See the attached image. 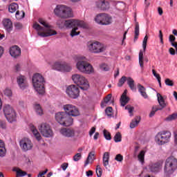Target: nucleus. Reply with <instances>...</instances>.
I'll list each match as a JSON object with an SVG mask.
<instances>
[{
	"instance_id": "obj_1",
	"label": "nucleus",
	"mask_w": 177,
	"mask_h": 177,
	"mask_svg": "<svg viewBox=\"0 0 177 177\" xmlns=\"http://www.w3.org/2000/svg\"><path fill=\"white\" fill-rule=\"evenodd\" d=\"M38 21L40 24H41V26H44V27L41 26V25L35 22L33 24V28H35V30L37 31V35H39V37H50L52 35H56V34H57V32H56V30L50 29V26L47 24L46 21L44 20L41 18H39Z\"/></svg>"
},
{
	"instance_id": "obj_2",
	"label": "nucleus",
	"mask_w": 177,
	"mask_h": 177,
	"mask_svg": "<svg viewBox=\"0 0 177 177\" xmlns=\"http://www.w3.org/2000/svg\"><path fill=\"white\" fill-rule=\"evenodd\" d=\"M75 60L77 62L76 67L79 71L84 74H92L93 73V67L91 64L85 61V57L76 55Z\"/></svg>"
},
{
	"instance_id": "obj_3",
	"label": "nucleus",
	"mask_w": 177,
	"mask_h": 177,
	"mask_svg": "<svg viewBox=\"0 0 177 177\" xmlns=\"http://www.w3.org/2000/svg\"><path fill=\"white\" fill-rule=\"evenodd\" d=\"M32 81L36 92L39 95H44L45 93V78H44V76L39 73H35Z\"/></svg>"
},
{
	"instance_id": "obj_4",
	"label": "nucleus",
	"mask_w": 177,
	"mask_h": 177,
	"mask_svg": "<svg viewBox=\"0 0 177 177\" xmlns=\"http://www.w3.org/2000/svg\"><path fill=\"white\" fill-rule=\"evenodd\" d=\"M54 13L56 15V16L62 17V19H68V17H73L71 8L64 5L57 6L54 10Z\"/></svg>"
},
{
	"instance_id": "obj_5",
	"label": "nucleus",
	"mask_w": 177,
	"mask_h": 177,
	"mask_svg": "<svg viewBox=\"0 0 177 177\" xmlns=\"http://www.w3.org/2000/svg\"><path fill=\"white\" fill-rule=\"evenodd\" d=\"M171 136H172V134L169 131H160L158 133L155 137L156 143L159 146H162V145L169 143L171 140Z\"/></svg>"
},
{
	"instance_id": "obj_6",
	"label": "nucleus",
	"mask_w": 177,
	"mask_h": 177,
	"mask_svg": "<svg viewBox=\"0 0 177 177\" xmlns=\"http://www.w3.org/2000/svg\"><path fill=\"white\" fill-rule=\"evenodd\" d=\"M72 80L74 84H76L77 86H80V89L83 91H87L89 88V82L82 75L75 74L72 75Z\"/></svg>"
},
{
	"instance_id": "obj_7",
	"label": "nucleus",
	"mask_w": 177,
	"mask_h": 177,
	"mask_svg": "<svg viewBox=\"0 0 177 177\" xmlns=\"http://www.w3.org/2000/svg\"><path fill=\"white\" fill-rule=\"evenodd\" d=\"M55 120L64 127H70L73 125V118L70 117L66 112H58L55 114Z\"/></svg>"
},
{
	"instance_id": "obj_8",
	"label": "nucleus",
	"mask_w": 177,
	"mask_h": 177,
	"mask_svg": "<svg viewBox=\"0 0 177 177\" xmlns=\"http://www.w3.org/2000/svg\"><path fill=\"white\" fill-rule=\"evenodd\" d=\"M95 21L101 26H109L113 23V18L106 13H100L95 17Z\"/></svg>"
},
{
	"instance_id": "obj_9",
	"label": "nucleus",
	"mask_w": 177,
	"mask_h": 177,
	"mask_svg": "<svg viewBox=\"0 0 177 177\" xmlns=\"http://www.w3.org/2000/svg\"><path fill=\"white\" fill-rule=\"evenodd\" d=\"M87 46L91 53H102L106 50L104 46L99 41H88Z\"/></svg>"
},
{
	"instance_id": "obj_10",
	"label": "nucleus",
	"mask_w": 177,
	"mask_h": 177,
	"mask_svg": "<svg viewBox=\"0 0 177 177\" xmlns=\"http://www.w3.org/2000/svg\"><path fill=\"white\" fill-rule=\"evenodd\" d=\"M3 111L8 122H14V121H16V112L10 105L7 104L4 106Z\"/></svg>"
},
{
	"instance_id": "obj_11",
	"label": "nucleus",
	"mask_w": 177,
	"mask_h": 177,
	"mask_svg": "<svg viewBox=\"0 0 177 177\" xmlns=\"http://www.w3.org/2000/svg\"><path fill=\"white\" fill-rule=\"evenodd\" d=\"M64 26L66 28H74L75 27H81L82 28H87L88 25L83 21L77 19H68L65 21Z\"/></svg>"
},
{
	"instance_id": "obj_12",
	"label": "nucleus",
	"mask_w": 177,
	"mask_h": 177,
	"mask_svg": "<svg viewBox=\"0 0 177 177\" xmlns=\"http://www.w3.org/2000/svg\"><path fill=\"white\" fill-rule=\"evenodd\" d=\"M66 95L71 99H77L80 96V88L74 84L70 85L66 88Z\"/></svg>"
},
{
	"instance_id": "obj_13",
	"label": "nucleus",
	"mask_w": 177,
	"mask_h": 177,
	"mask_svg": "<svg viewBox=\"0 0 177 177\" xmlns=\"http://www.w3.org/2000/svg\"><path fill=\"white\" fill-rule=\"evenodd\" d=\"M39 131H40L44 138H52V136H53L52 128H50V126L47 123H42L39 128Z\"/></svg>"
},
{
	"instance_id": "obj_14",
	"label": "nucleus",
	"mask_w": 177,
	"mask_h": 177,
	"mask_svg": "<svg viewBox=\"0 0 177 177\" xmlns=\"http://www.w3.org/2000/svg\"><path fill=\"white\" fill-rule=\"evenodd\" d=\"M64 109L69 117L70 115L72 117H78V115H80V111L78 110V108L73 104H66L64 106Z\"/></svg>"
},
{
	"instance_id": "obj_15",
	"label": "nucleus",
	"mask_w": 177,
	"mask_h": 177,
	"mask_svg": "<svg viewBox=\"0 0 177 177\" xmlns=\"http://www.w3.org/2000/svg\"><path fill=\"white\" fill-rule=\"evenodd\" d=\"M19 145L24 151H28V150H31V149H32V142L27 138H23L19 142Z\"/></svg>"
},
{
	"instance_id": "obj_16",
	"label": "nucleus",
	"mask_w": 177,
	"mask_h": 177,
	"mask_svg": "<svg viewBox=\"0 0 177 177\" xmlns=\"http://www.w3.org/2000/svg\"><path fill=\"white\" fill-rule=\"evenodd\" d=\"M162 164H164V160H160L155 163H151L149 165V169L151 172H160L162 169Z\"/></svg>"
},
{
	"instance_id": "obj_17",
	"label": "nucleus",
	"mask_w": 177,
	"mask_h": 177,
	"mask_svg": "<svg viewBox=\"0 0 177 177\" xmlns=\"http://www.w3.org/2000/svg\"><path fill=\"white\" fill-rule=\"evenodd\" d=\"M17 84L22 91H24L26 88L28 87V82H27V78L26 77L21 75L17 77Z\"/></svg>"
},
{
	"instance_id": "obj_18",
	"label": "nucleus",
	"mask_w": 177,
	"mask_h": 177,
	"mask_svg": "<svg viewBox=\"0 0 177 177\" xmlns=\"http://www.w3.org/2000/svg\"><path fill=\"white\" fill-rule=\"evenodd\" d=\"M3 26L8 34H10L13 31V22H12L10 19H4L3 20Z\"/></svg>"
},
{
	"instance_id": "obj_19",
	"label": "nucleus",
	"mask_w": 177,
	"mask_h": 177,
	"mask_svg": "<svg viewBox=\"0 0 177 177\" xmlns=\"http://www.w3.org/2000/svg\"><path fill=\"white\" fill-rule=\"evenodd\" d=\"M61 135L65 138H74L75 136V130L73 129L64 128L60 130Z\"/></svg>"
},
{
	"instance_id": "obj_20",
	"label": "nucleus",
	"mask_w": 177,
	"mask_h": 177,
	"mask_svg": "<svg viewBox=\"0 0 177 177\" xmlns=\"http://www.w3.org/2000/svg\"><path fill=\"white\" fill-rule=\"evenodd\" d=\"M96 6L100 10H109L110 9V3L106 0H100L96 2Z\"/></svg>"
},
{
	"instance_id": "obj_21",
	"label": "nucleus",
	"mask_w": 177,
	"mask_h": 177,
	"mask_svg": "<svg viewBox=\"0 0 177 177\" xmlns=\"http://www.w3.org/2000/svg\"><path fill=\"white\" fill-rule=\"evenodd\" d=\"M10 55L12 57H19L21 55V49L18 46H13L10 48Z\"/></svg>"
},
{
	"instance_id": "obj_22",
	"label": "nucleus",
	"mask_w": 177,
	"mask_h": 177,
	"mask_svg": "<svg viewBox=\"0 0 177 177\" xmlns=\"http://www.w3.org/2000/svg\"><path fill=\"white\" fill-rule=\"evenodd\" d=\"M109 161H110V153L105 152L103 154V157H102V162L105 168H107V167H109Z\"/></svg>"
},
{
	"instance_id": "obj_23",
	"label": "nucleus",
	"mask_w": 177,
	"mask_h": 177,
	"mask_svg": "<svg viewBox=\"0 0 177 177\" xmlns=\"http://www.w3.org/2000/svg\"><path fill=\"white\" fill-rule=\"evenodd\" d=\"M138 92H140V95L142 96V97H144V99H147V97H149V95H147V93H146V88H145V86H142L140 84H138Z\"/></svg>"
},
{
	"instance_id": "obj_24",
	"label": "nucleus",
	"mask_w": 177,
	"mask_h": 177,
	"mask_svg": "<svg viewBox=\"0 0 177 177\" xmlns=\"http://www.w3.org/2000/svg\"><path fill=\"white\" fill-rule=\"evenodd\" d=\"M6 156V147H5V142L0 140V157H5Z\"/></svg>"
},
{
	"instance_id": "obj_25",
	"label": "nucleus",
	"mask_w": 177,
	"mask_h": 177,
	"mask_svg": "<svg viewBox=\"0 0 177 177\" xmlns=\"http://www.w3.org/2000/svg\"><path fill=\"white\" fill-rule=\"evenodd\" d=\"M143 52H145L144 50H140L139 52V56H138L139 64L142 70H143L145 67V65H144L145 57H143Z\"/></svg>"
},
{
	"instance_id": "obj_26",
	"label": "nucleus",
	"mask_w": 177,
	"mask_h": 177,
	"mask_svg": "<svg viewBox=\"0 0 177 177\" xmlns=\"http://www.w3.org/2000/svg\"><path fill=\"white\" fill-rule=\"evenodd\" d=\"M30 131L32 132L34 136L36 138L37 140H41V134L38 131V130L34 127V125L30 126Z\"/></svg>"
},
{
	"instance_id": "obj_27",
	"label": "nucleus",
	"mask_w": 177,
	"mask_h": 177,
	"mask_svg": "<svg viewBox=\"0 0 177 177\" xmlns=\"http://www.w3.org/2000/svg\"><path fill=\"white\" fill-rule=\"evenodd\" d=\"M139 122H140V116H136L130 123V128L131 129L136 128L139 124Z\"/></svg>"
},
{
	"instance_id": "obj_28",
	"label": "nucleus",
	"mask_w": 177,
	"mask_h": 177,
	"mask_svg": "<svg viewBox=\"0 0 177 177\" xmlns=\"http://www.w3.org/2000/svg\"><path fill=\"white\" fill-rule=\"evenodd\" d=\"M127 85H129L131 91H136V87H135V81L133 79H132V77H127Z\"/></svg>"
},
{
	"instance_id": "obj_29",
	"label": "nucleus",
	"mask_w": 177,
	"mask_h": 177,
	"mask_svg": "<svg viewBox=\"0 0 177 177\" xmlns=\"http://www.w3.org/2000/svg\"><path fill=\"white\" fill-rule=\"evenodd\" d=\"M12 171L14 172H17V176L18 177H23V176H26V175H27V172L24 171L21 169H20L19 168H17L15 167Z\"/></svg>"
},
{
	"instance_id": "obj_30",
	"label": "nucleus",
	"mask_w": 177,
	"mask_h": 177,
	"mask_svg": "<svg viewBox=\"0 0 177 177\" xmlns=\"http://www.w3.org/2000/svg\"><path fill=\"white\" fill-rule=\"evenodd\" d=\"M17 9H19V5L16 3H12L8 7V10L10 13H15Z\"/></svg>"
},
{
	"instance_id": "obj_31",
	"label": "nucleus",
	"mask_w": 177,
	"mask_h": 177,
	"mask_svg": "<svg viewBox=\"0 0 177 177\" xmlns=\"http://www.w3.org/2000/svg\"><path fill=\"white\" fill-rule=\"evenodd\" d=\"M34 109L39 115H42L44 114V111L42 110V108L41 107V105L37 104H35Z\"/></svg>"
},
{
	"instance_id": "obj_32",
	"label": "nucleus",
	"mask_w": 177,
	"mask_h": 177,
	"mask_svg": "<svg viewBox=\"0 0 177 177\" xmlns=\"http://www.w3.org/2000/svg\"><path fill=\"white\" fill-rule=\"evenodd\" d=\"M53 70H57V71H62L63 64H61L60 62H55L53 66Z\"/></svg>"
},
{
	"instance_id": "obj_33",
	"label": "nucleus",
	"mask_w": 177,
	"mask_h": 177,
	"mask_svg": "<svg viewBox=\"0 0 177 177\" xmlns=\"http://www.w3.org/2000/svg\"><path fill=\"white\" fill-rule=\"evenodd\" d=\"M91 160H95V152H90L88 153V156L87 157V159L85 162V165H88V164H89V161H91Z\"/></svg>"
},
{
	"instance_id": "obj_34",
	"label": "nucleus",
	"mask_w": 177,
	"mask_h": 177,
	"mask_svg": "<svg viewBox=\"0 0 177 177\" xmlns=\"http://www.w3.org/2000/svg\"><path fill=\"white\" fill-rule=\"evenodd\" d=\"M128 81V77H125V76H122L119 82L118 83V86H119V88H121V86H122V85H124V84H125V82Z\"/></svg>"
},
{
	"instance_id": "obj_35",
	"label": "nucleus",
	"mask_w": 177,
	"mask_h": 177,
	"mask_svg": "<svg viewBox=\"0 0 177 177\" xmlns=\"http://www.w3.org/2000/svg\"><path fill=\"white\" fill-rule=\"evenodd\" d=\"M113 140L115 142V143H118V142H121V140H122V136L121 135V133L120 132L116 133V134L113 138Z\"/></svg>"
},
{
	"instance_id": "obj_36",
	"label": "nucleus",
	"mask_w": 177,
	"mask_h": 177,
	"mask_svg": "<svg viewBox=\"0 0 177 177\" xmlns=\"http://www.w3.org/2000/svg\"><path fill=\"white\" fill-rule=\"evenodd\" d=\"M145 151H141L140 153L138 156V158L140 162H145Z\"/></svg>"
},
{
	"instance_id": "obj_37",
	"label": "nucleus",
	"mask_w": 177,
	"mask_h": 177,
	"mask_svg": "<svg viewBox=\"0 0 177 177\" xmlns=\"http://www.w3.org/2000/svg\"><path fill=\"white\" fill-rule=\"evenodd\" d=\"M139 38V24H136L135 27V36H134V41H136Z\"/></svg>"
},
{
	"instance_id": "obj_38",
	"label": "nucleus",
	"mask_w": 177,
	"mask_h": 177,
	"mask_svg": "<svg viewBox=\"0 0 177 177\" xmlns=\"http://www.w3.org/2000/svg\"><path fill=\"white\" fill-rule=\"evenodd\" d=\"M128 102H129V97L124 96V98H122V95L121 96L120 103H121V106H122V107H124V106H125V104H127V103H128Z\"/></svg>"
},
{
	"instance_id": "obj_39",
	"label": "nucleus",
	"mask_w": 177,
	"mask_h": 177,
	"mask_svg": "<svg viewBox=\"0 0 177 177\" xmlns=\"http://www.w3.org/2000/svg\"><path fill=\"white\" fill-rule=\"evenodd\" d=\"M77 30H78V26H75V28H73L71 32V37H75L77 35H80V31H77Z\"/></svg>"
},
{
	"instance_id": "obj_40",
	"label": "nucleus",
	"mask_w": 177,
	"mask_h": 177,
	"mask_svg": "<svg viewBox=\"0 0 177 177\" xmlns=\"http://www.w3.org/2000/svg\"><path fill=\"white\" fill-rule=\"evenodd\" d=\"M105 114L107 117H113V108L111 106H109L105 109Z\"/></svg>"
},
{
	"instance_id": "obj_41",
	"label": "nucleus",
	"mask_w": 177,
	"mask_h": 177,
	"mask_svg": "<svg viewBox=\"0 0 177 177\" xmlns=\"http://www.w3.org/2000/svg\"><path fill=\"white\" fill-rule=\"evenodd\" d=\"M104 136L106 140H111V134L107 130L104 129Z\"/></svg>"
},
{
	"instance_id": "obj_42",
	"label": "nucleus",
	"mask_w": 177,
	"mask_h": 177,
	"mask_svg": "<svg viewBox=\"0 0 177 177\" xmlns=\"http://www.w3.org/2000/svg\"><path fill=\"white\" fill-rule=\"evenodd\" d=\"M110 100H111V94H109L107 95V96L104 97V102L101 103L102 107H103V105L104 104V103L105 104H107V103H109Z\"/></svg>"
},
{
	"instance_id": "obj_43",
	"label": "nucleus",
	"mask_w": 177,
	"mask_h": 177,
	"mask_svg": "<svg viewBox=\"0 0 177 177\" xmlns=\"http://www.w3.org/2000/svg\"><path fill=\"white\" fill-rule=\"evenodd\" d=\"M147 39H149V37L147 35H145L142 41V48L144 52H146V48H147Z\"/></svg>"
},
{
	"instance_id": "obj_44",
	"label": "nucleus",
	"mask_w": 177,
	"mask_h": 177,
	"mask_svg": "<svg viewBox=\"0 0 177 177\" xmlns=\"http://www.w3.org/2000/svg\"><path fill=\"white\" fill-rule=\"evenodd\" d=\"M95 172L97 177H102V174H103V171L102 170V167H100V165H97Z\"/></svg>"
},
{
	"instance_id": "obj_45",
	"label": "nucleus",
	"mask_w": 177,
	"mask_h": 177,
	"mask_svg": "<svg viewBox=\"0 0 177 177\" xmlns=\"http://www.w3.org/2000/svg\"><path fill=\"white\" fill-rule=\"evenodd\" d=\"M71 70H72L71 66L68 64L62 65V71H66L67 73H68Z\"/></svg>"
},
{
	"instance_id": "obj_46",
	"label": "nucleus",
	"mask_w": 177,
	"mask_h": 177,
	"mask_svg": "<svg viewBox=\"0 0 177 177\" xmlns=\"http://www.w3.org/2000/svg\"><path fill=\"white\" fill-rule=\"evenodd\" d=\"M100 70H102V71H109V70H110V68L109 67L108 64H102L100 66Z\"/></svg>"
},
{
	"instance_id": "obj_47",
	"label": "nucleus",
	"mask_w": 177,
	"mask_h": 177,
	"mask_svg": "<svg viewBox=\"0 0 177 177\" xmlns=\"http://www.w3.org/2000/svg\"><path fill=\"white\" fill-rule=\"evenodd\" d=\"M160 109H158V106H153L152 107V111L149 113L150 118H151V117H153L154 115V114H156V112L158 111V110H160Z\"/></svg>"
},
{
	"instance_id": "obj_48",
	"label": "nucleus",
	"mask_w": 177,
	"mask_h": 177,
	"mask_svg": "<svg viewBox=\"0 0 177 177\" xmlns=\"http://www.w3.org/2000/svg\"><path fill=\"white\" fill-rule=\"evenodd\" d=\"M24 16H26V13L24 12V11L22 12L21 15H20V11H17L16 12L15 17L19 20H20V19H23L24 17Z\"/></svg>"
},
{
	"instance_id": "obj_49",
	"label": "nucleus",
	"mask_w": 177,
	"mask_h": 177,
	"mask_svg": "<svg viewBox=\"0 0 177 177\" xmlns=\"http://www.w3.org/2000/svg\"><path fill=\"white\" fill-rule=\"evenodd\" d=\"M125 110H128L129 114H130V117H132V115H133V107L131 106L130 105H127L125 106Z\"/></svg>"
},
{
	"instance_id": "obj_50",
	"label": "nucleus",
	"mask_w": 177,
	"mask_h": 177,
	"mask_svg": "<svg viewBox=\"0 0 177 177\" xmlns=\"http://www.w3.org/2000/svg\"><path fill=\"white\" fill-rule=\"evenodd\" d=\"M165 84L167 85V86H174V81L171 80L169 78H167L165 80Z\"/></svg>"
},
{
	"instance_id": "obj_51",
	"label": "nucleus",
	"mask_w": 177,
	"mask_h": 177,
	"mask_svg": "<svg viewBox=\"0 0 177 177\" xmlns=\"http://www.w3.org/2000/svg\"><path fill=\"white\" fill-rule=\"evenodd\" d=\"M82 157V156L81 155V153H77L73 156V161H80Z\"/></svg>"
},
{
	"instance_id": "obj_52",
	"label": "nucleus",
	"mask_w": 177,
	"mask_h": 177,
	"mask_svg": "<svg viewBox=\"0 0 177 177\" xmlns=\"http://www.w3.org/2000/svg\"><path fill=\"white\" fill-rule=\"evenodd\" d=\"M115 160V161H118L119 162H121L124 160V157L122 156V155L119 153L116 155Z\"/></svg>"
},
{
	"instance_id": "obj_53",
	"label": "nucleus",
	"mask_w": 177,
	"mask_h": 177,
	"mask_svg": "<svg viewBox=\"0 0 177 177\" xmlns=\"http://www.w3.org/2000/svg\"><path fill=\"white\" fill-rule=\"evenodd\" d=\"M177 118V113H173L171 115H170L167 120H168L169 121H172L174 120H176Z\"/></svg>"
},
{
	"instance_id": "obj_54",
	"label": "nucleus",
	"mask_w": 177,
	"mask_h": 177,
	"mask_svg": "<svg viewBox=\"0 0 177 177\" xmlns=\"http://www.w3.org/2000/svg\"><path fill=\"white\" fill-rule=\"evenodd\" d=\"M158 103L160 106H159L158 108L160 109V110H162V109H165V107H167V104H165V100L160 101Z\"/></svg>"
},
{
	"instance_id": "obj_55",
	"label": "nucleus",
	"mask_w": 177,
	"mask_h": 177,
	"mask_svg": "<svg viewBox=\"0 0 177 177\" xmlns=\"http://www.w3.org/2000/svg\"><path fill=\"white\" fill-rule=\"evenodd\" d=\"M152 73L154 77H156V78L158 80V82H160V80H161V77L160 76V74L157 73V72H156V70L154 69L152 70Z\"/></svg>"
},
{
	"instance_id": "obj_56",
	"label": "nucleus",
	"mask_w": 177,
	"mask_h": 177,
	"mask_svg": "<svg viewBox=\"0 0 177 177\" xmlns=\"http://www.w3.org/2000/svg\"><path fill=\"white\" fill-rule=\"evenodd\" d=\"M3 93L4 95H6V96L10 97L12 96V90L9 88H6L3 91Z\"/></svg>"
},
{
	"instance_id": "obj_57",
	"label": "nucleus",
	"mask_w": 177,
	"mask_h": 177,
	"mask_svg": "<svg viewBox=\"0 0 177 177\" xmlns=\"http://www.w3.org/2000/svg\"><path fill=\"white\" fill-rule=\"evenodd\" d=\"M0 128L2 129H6V122L4 120H0Z\"/></svg>"
},
{
	"instance_id": "obj_58",
	"label": "nucleus",
	"mask_w": 177,
	"mask_h": 177,
	"mask_svg": "<svg viewBox=\"0 0 177 177\" xmlns=\"http://www.w3.org/2000/svg\"><path fill=\"white\" fill-rule=\"evenodd\" d=\"M15 27L17 30H21V28H23V25L20 22H17L15 24Z\"/></svg>"
},
{
	"instance_id": "obj_59",
	"label": "nucleus",
	"mask_w": 177,
	"mask_h": 177,
	"mask_svg": "<svg viewBox=\"0 0 177 177\" xmlns=\"http://www.w3.org/2000/svg\"><path fill=\"white\" fill-rule=\"evenodd\" d=\"M156 96H157V97H158V103H159L160 102H162V101L165 100H164V97H162V95H161L160 94V93H158L157 95H156Z\"/></svg>"
},
{
	"instance_id": "obj_60",
	"label": "nucleus",
	"mask_w": 177,
	"mask_h": 177,
	"mask_svg": "<svg viewBox=\"0 0 177 177\" xmlns=\"http://www.w3.org/2000/svg\"><path fill=\"white\" fill-rule=\"evenodd\" d=\"M175 39H176V37L174 36V35H170L169 37V41L172 44V42H175Z\"/></svg>"
},
{
	"instance_id": "obj_61",
	"label": "nucleus",
	"mask_w": 177,
	"mask_h": 177,
	"mask_svg": "<svg viewBox=\"0 0 177 177\" xmlns=\"http://www.w3.org/2000/svg\"><path fill=\"white\" fill-rule=\"evenodd\" d=\"M68 167V163L64 162L61 165V168H62L63 171H66V169H67Z\"/></svg>"
},
{
	"instance_id": "obj_62",
	"label": "nucleus",
	"mask_w": 177,
	"mask_h": 177,
	"mask_svg": "<svg viewBox=\"0 0 177 177\" xmlns=\"http://www.w3.org/2000/svg\"><path fill=\"white\" fill-rule=\"evenodd\" d=\"M48 172V169H46L45 171H40L39 173V174L37 175V177H42L44 176V175L46 174V173Z\"/></svg>"
},
{
	"instance_id": "obj_63",
	"label": "nucleus",
	"mask_w": 177,
	"mask_h": 177,
	"mask_svg": "<svg viewBox=\"0 0 177 177\" xmlns=\"http://www.w3.org/2000/svg\"><path fill=\"white\" fill-rule=\"evenodd\" d=\"M163 35H162V31L159 30V38L160 39V44H164V40L162 38Z\"/></svg>"
},
{
	"instance_id": "obj_64",
	"label": "nucleus",
	"mask_w": 177,
	"mask_h": 177,
	"mask_svg": "<svg viewBox=\"0 0 177 177\" xmlns=\"http://www.w3.org/2000/svg\"><path fill=\"white\" fill-rule=\"evenodd\" d=\"M174 143L175 145H177V131L174 132Z\"/></svg>"
}]
</instances>
